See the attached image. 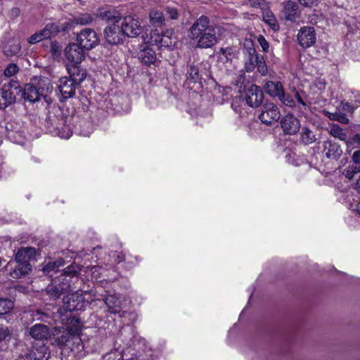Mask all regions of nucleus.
Instances as JSON below:
<instances>
[{
    "instance_id": "obj_40",
    "label": "nucleus",
    "mask_w": 360,
    "mask_h": 360,
    "mask_svg": "<svg viewBox=\"0 0 360 360\" xmlns=\"http://www.w3.org/2000/svg\"><path fill=\"white\" fill-rule=\"evenodd\" d=\"M359 172V166L349 165L347 167L343 169L342 174L345 178L348 179L349 180H352L354 178V175Z\"/></svg>"
},
{
    "instance_id": "obj_56",
    "label": "nucleus",
    "mask_w": 360,
    "mask_h": 360,
    "mask_svg": "<svg viewBox=\"0 0 360 360\" xmlns=\"http://www.w3.org/2000/svg\"><path fill=\"white\" fill-rule=\"evenodd\" d=\"M89 20H90V17L89 16H86L84 20L77 19V22L81 23V24H86V23L89 22Z\"/></svg>"
},
{
    "instance_id": "obj_15",
    "label": "nucleus",
    "mask_w": 360,
    "mask_h": 360,
    "mask_svg": "<svg viewBox=\"0 0 360 360\" xmlns=\"http://www.w3.org/2000/svg\"><path fill=\"white\" fill-rule=\"evenodd\" d=\"M299 44L302 48H309L316 42V33L313 27H302L297 34Z\"/></svg>"
},
{
    "instance_id": "obj_31",
    "label": "nucleus",
    "mask_w": 360,
    "mask_h": 360,
    "mask_svg": "<svg viewBox=\"0 0 360 360\" xmlns=\"http://www.w3.org/2000/svg\"><path fill=\"white\" fill-rule=\"evenodd\" d=\"M329 134L335 139L344 141L347 145L349 139H347V134L344 129L337 124H332Z\"/></svg>"
},
{
    "instance_id": "obj_25",
    "label": "nucleus",
    "mask_w": 360,
    "mask_h": 360,
    "mask_svg": "<svg viewBox=\"0 0 360 360\" xmlns=\"http://www.w3.org/2000/svg\"><path fill=\"white\" fill-rule=\"evenodd\" d=\"M30 335L35 340H44L49 338L50 335V330L46 325L37 323L30 328Z\"/></svg>"
},
{
    "instance_id": "obj_5",
    "label": "nucleus",
    "mask_w": 360,
    "mask_h": 360,
    "mask_svg": "<svg viewBox=\"0 0 360 360\" xmlns=\"http://www.w3.org/2000/svg\"><path fill=\"white\" fill-rule=\"evenodd\" d=\"M21 91L20 84L17 81H11L8 84H4L1 88V97L4 103L3 104L0 103V108L14 103L16 95L20 94Z\"/></svg>"
},
{
    "instance_id": "obj_37",
    "label": "nucleus",
    "mask_w": 360,
    "mask_h": 360,
    "mask_svg": "<svg viewBox=\"0 0 360 360\" xmlns=\"http://www.w3.org/2000/svg\"><path fill=\"white\" fill-rule=\"evenodd\" d=\"M325 115H326L330 120L338 121L342 124H347L349 122V120L347 115L341 112L332 113L328 111H324Z\"/></svg>"
},
{
    "instance_id": "obj_23",
    "label": "nucleus",
    "mask_w": 360,
    "mask_h": 360,
    "mask_svg": "<svg viewBox=\"0 0 360 360\" xmlns=\"http://www.w3.org/2000/svg\"><path fill=\"white\" fill-rule=\"evenodd\" d=\"M32 82L36 85L37 90L42 97L46 99L48 94L51 93L53 89L49 79L41 76L36 77L32 80Z\"/></svg>"
},
{
    "instance_id": "obj_43",
    "label": "nucleus",
    "mask_w": 360,
    "mask_h": 360,
    "mask_svg": "<svg viewBox=\"0 0 360 360\" xmlns=\"http://www.w3.org/2000/svg\"><path fill=\"white\" fill-rule=\"evenodd\" d=\"M257 71L261 73L262 75H265L267 74L268 69L267 66L266 65V63L264 60L263 56H260L258 60V62L257 63Z\"/></svg>"
},
{
    "instance_id": "obj_59",
    "label": "nucleus",
    "mask_w": 360,
    "mask_h": 360,
    "mask_svg": "<svg viewBox=\"0 0 360 360\" xmlns=\"http://www.w3.org/2000/svg\"><path fill=\"white\" fill-rule=\"evenodd\" d=\"M252 1H253V4H252L253 6H261L264 1V0H252Z\"/></svg>"
},
{
    "instance_id": "obj_47",
    "label": "nucleus",
    "mask_w": 360,
    "mask_h": 360,
    "mask_svg": "<svg viewBox=\"0 0 360 360\" xmlns=\"http://www.w3.org/2000/svg\"><path fill=\"white\" fill-rule=\"evenodd\" d=\"M60 265H61L60 263L58 264V262H51V263H48L43 268V271H45V272H47V273H50L52 271H56V268L59 267Z\"/></svg>"
},
{
    "instance_id": "obj_28",
    "label": "nucleus",
    "mask_w": 360,
    "mask_h": 360,
    "mask_svg": "<svg viewBox=\"0 0 360 360\" xmlns=\"http://www.w3.org/2000/svg\"><path fill=\"white\" fill-rule=\"evenodd\" d=\"M315 133L307 127H303L300 134V141L302 144L307 146L316 141Z\"/></svg>"
},
{
    "instance_id": "obj_22",
    "label": "nucleus",
    "mask_w": 360,
    "mask_h": 360,
    "mask_svg": "<svg viewBox=\"0 0 360 360\" xmlns=\"http://www.w3.org/2000/svg\"><path fill=\"white\" fill-rule=\"evenodd\" d=\"M72 358L80 359L86 355L84 344L79 336L72 338L70 345L69 352H66Z\"/></svg>"
},
{
    "instance_id": "obj_3",
    "label": "nucleus",
    "mask_w": 360,
    "mask_h": 360,
    "mask_svg": "<svg viewBox=\"0 0 360 360\" xmlns=\"http://www.w3.org/2000/svg\"><path fill=\"white\" fill-rule=\"evenodd\" d=\"M67 330L68 331L63 333L60 337L58 338V345L62 347V354H66V352H69L70 345L72 343V338L77 337L75 333H77L81 326L80 321L71 315L67 314Z\"/></svg>"
},
{
    "instance_id": "obj_41",
    "label": "nucleus",
    "mask_w": 360,
    "mask_h": 360,
    "mask_svg": "<svg viewBox=\"0 0 360 360\" xmlns=\"http://www.w3.org/2000/svg\"><path fill=\"white\" fill-rule=\"evenodd\" d=\"M188 79L195 82L199 78L198 68L194 65H190L187 71Z\"/></svg>"
},
{
    "instance_id": "obj_63",
    "label": "nucleus",
    "mask_w": 360,
    "mask_h": 360,
    "mask_svg": "<svg viewBox=\"0 0 360 360\" xmlns=\"http://www.w3.org/2000/svg\"><path fill=\"white\" fill-rule=\"evenodd\" d=\"M79 1H80L81 0H78Z\"/></svg>"
},
{
    "instance_id": "obj_48",
    "label": "nucleus",
    "mask_w": 360,
    "mask_h": 360,
    "mask_svg": "<svg viewBox=\"0 0 360 360\" xmlns=\"http://www.w3.org/2000/svg\"><path fill=\"white\" fill-rule=\"evenodd\" d=\"M10 334L8 328L6 326L0 324V342L4 341Z\"/></svg>"
},
{
    "instance_id": "obj_4",
    "label": "nucleus",
    "mask_w": 360,
    "mask_h": 360,
    "mask_svg": "<svg viewBox=\"0 0 360 360\" xmlns=\"http://www.w3.org/2000/svg\"><path fill=\"white\" fill-rule=\"evenodd\" d=\"M258 117L263 124L269 126L280 119L281 112L276 105L267 102L261 107Z\"/></svg>"
},
{
    "instance_id": "obj_45",
    "label": "nucleus",
    "mask_w": 360,
    "mask_h": 360,
    "mask_svg": "<svg viewBox=\"0 0 360 360\" xmlns=\"http://www.w3.org/2000/svg\"><path fill=\"white\" fill-rule=\"evenodd\" d=\"M18 71V68L15 64L11 63L4 70V75L6 77H12Z\"/></svg>"
},
{
    "instance_id": "obj_32",
    "label": "nucleus",
    "mask_w": 360,
    "mask_h": 360,
    "mask_svg": "<svg viewBox=\"0 0 360 360\" xmlns=\"http://www.w3.org/2000/svg\"><path fill=\"white\" fill-rule=\"evenodd\" d=\"M292 94L293 98L296 99L297 102L300 104L304 110L309 108L311 105V101L309 100V98L305 92L295 89L292 91Z\"/></svg>"
},
{
    "instance_id": "obj_1",
    "label": "nucleus",
    "mask_w": 360,
    "mask_h": 360,
    "mask_svg": "<svg viewBox=\"0 0 360 360\" xmlns=\"http://www.w3.org/2000/svg\"><path fill=\"white\" fill-rule=\"evenodd\" d=\"M188 37L196 41L195 47L209 49L217 42L214 28L210 25V20L205 15L197 19L189 29Z\"/></svg>"
},
{
    "instance_id": "obj_62",
    "label": "nucleus",
    "mask_w": 360,
    "mask_h": 360,
    "mask_svg": "<svg viewBox=\"0 0 360 360\" xmlns=\"http://www.w3.org/2000/svg\"><path fill=\"white\" fill-rule=\"evenodd\" d=\"M356 210H357L359 214H360V201L358 202V204L356 205Z\"/></svg>"
},
{
    "instance_id": "obj_10",
    "label": "nucleus",
    "mask_w": 360,
    "mask_h": 360,
    "mask_svg": "<svg viewBox=\"0 0 360 360\" xmlns=\"http://www.w3.org/2000/svg\"><path fill=\"white\" fill-rule=\"evenodd\" d=\"M281 127L285 134L295 135L300 129V120L291 113L287 114L281 119Z\"/></svg>"
},
{
    "instance_id": "obj_52",
    "label": "nucleus",
    "mask_w": 360,
    "mask_h": 360,
    "mask_svg": "<svg viewBox=\"0 0 360 360\" xmlns=\"http://www.w3.org/2000/svg\"><path fill=\"white\" fill-rule=\"evenodd\" d=\"M352 161L355 165H360V150H355L352 155Z\"/></svg>"
},
{
    "instance_id": "obj_51",
    "label": "nucleus",
    "mask_w": 360,
    "mask_h": 360,
    "mask_svg": "<svg viewBox=\"0 0 360 360\" xmlns=\"http://www.w3.org/2000/svg\"><path fill=\"white\" fill-rule=\"evenodd\" d=\"M321 0H298L299 3L306 7H311L317 5Z\"/></svg>"
},
{
    "instance_id": "obj_61",
    "label": "nucleus",
    "mask_w": 360,
    "mask_h": 360,
    "mask_svg": "<svg viewBox=\"0 0 360 360\" xmlns=\"http://www.w3.org/2000/svg\"><path fill=\"white\" fill-rule=\"evenodd\" d=\"M100 249H101V247H97V248H93V250H91V255L95 254L96 252L98 251Z\"/></svg>"
},
{
    "instance_id": "obj_12",
    "label": "nucleus",
    "mask_w": 360,
    "mask_h": 360,
    "mask_svg": "<svg viewBox=\"0 0 360 360\" xmlns=\"http://www.w3.org/2000/svg\"><path fill=\"white\" fill-rule=\"evenodd\" d=\"M84 49L78 44L68 45L65 49V56L68 63H80L84 59Z\"/></svg>"
},
{
    "instance_id": "obj_38",
    "label": "nucleus",
    "mask_w": 360,
    "mask_h": 360,
    "mask_svg": "<svg viewBox=\"0 0 360 360\" xmlns=\"http://www.w3.org/2000/svg\"><path fill=\"white\" fill-rule=\"evenodd\" d=\"M14 307L12 300L6 298H0V315L8 314Z\"/></svg>"
},
{
    "instance_id": "obj_8",
    "label": "nucleus",
    "mask_w": 360,
    "mask_h": 360,
    "mask_svg": "<svg viewBox=\"0 0 360 360\" xmlns=\"http://www.w3.org/2000/svg\"><path fill=\"white\" fill-rule=\"evenodd\" d=\"M63 299V309L65 312L71 313L73 311L80 310L83 307V297L78 292H69Z\"/></svg>"
},
{
    "instance_id": "obj_27",
    "label": "nucleus",
    "mask_w": 360,
    "mask_h": 360,
    "mask_svg": "<svg viewBox=\"0 0 360 360\" xmlns=\"http://www.w3.org/2000/svg\"><path fill=\"white\" fill-rule=\"evenodd\" d=\"M36 250L34 248L27 247L19 249L15 254V262L29 264V260L34 257Z\"/></svg>"
},
{
    "instance_id": "obj_7",
    "label": "nucleus",
    "mask_w": 360,
    "mask_h": 360,
    "mask_svg": "<svg viewBox=\"0 0 360 360\" xmlns=\"http://www.w3.org/2000/svg\"><path fill=\"white\" fill-rule=\"evenodd\" d=\"M78 82H75L68 77H61L58 80V89L60 91V100L65 101L73 97L75 94L76 84Z\"/></svg>"
},
{
    "instance_id": "obj_14",
    "label": "nucleus",
    "mask_w": 360,
    "mask_h": 360,
    "mask_svg": "<svg viewBox=\"0 0 360 360\" xmlns=\"http://www.w3.org/2000/svg\"><path fill=\"white\" fill-rule=\"evenodd\" d=\"M58 26L54 23H49L45 27L32 35H31L27 41L30 44H37L44 39H49L51 37L53 34H56L58 32Z\"/></svg>"
},
{
    "instance_id": "obj_9",
    "label": "nucleus",
    "mask_w": 360,
    "mask_h": 360,
    "mask_svg": "<svg viewBox=\"0 0 360 360\" xmlns=\"http://www.w3.org/2000/svg\"><path fill=\"white\" fill-rule=\"evenodd\" d=\"M58 281L59 283L58 284H56V281H54V283L49 285L45 290L50 300H56L61 294L66 293L70 290V285L69 281L66 280L65 278L59 279Z\"/></svg>"
},
{
    "instance_id": "obj_55",
    "label": "nucleus",
    "mask_w": 360,
    "mask_h": 360,
    "mask_svg": "<svg viewBox=\"0 0 360 360\" xmlns=\"http://www.w3.org/2000/svg\"><path fill=\"white\" fill-rule=\"evenodd\" d=\"M93 37L94 39L91 40V49H93L94 46L98 45L100 41L98 36L95 32H94Z\"/></svg>"
},
{
    "instance_id": "obj_49",
    "label": "nucleus",
    "mask_w": 360,
    "mask_h": 360,
    "mask_svg": "<svg viewBox=\"0 0 360 360\" xmlns=\"http://www.w3.org/2000/svg\"><path fill=\"white\" fill-rule=\"evenodd\" d=\"M257 41H258L259 45L261 46L262 51L264 52H268L269 51V43L265 39L264 37L262 35H259L257 38Z\"/></svg>"
},
{
    "instance_id": "obj_26",
    "label": "nucleus",
    "mask_w": 360,
    "mask_h": 360,
    "mask_svg": "<svg viewBox=\"0 0 360 360\" xmlns=\"http://www.w3.org/2000/svg\"><path fill=\"white\" fill-rule=\"evenodd\" d=\"M22 96L25 100L32 103L38 101L42 96L32 82L25 85Z\"/></svg>"
},
{
    "instance_id": "obj_42",
    "label": "nucleus",
    "mask_w": 360,
    "mask_h": 360,
    "mask_svg": "<svg viewBox=\"0 0 360 360\" xmlns=\"http://www.w3.org/2000/svg\"><path fill=\"white\" fill-rule=\"evenodd\" d=\"M21 50V46L20 43L18 41H14L13 44L8 45L6 47V52L7 55L15 56L20 53Z\"/></svg>"
},
{
    "instance_id": "obj_21",
    "label": "nucleus",
    "mask_w": 360,
    "mask_h": 360,
    "mask_svg": "<svg viewBox=\"0 0 360 360\" xmlns=\"http://www.w3.org/2000/svg\"><path fill=\"white\" fill-rule=\"evenodd\" d=\"M238 49L236 46H227L220 48L217 53V58L220 63L224 64L231 63L237 58Z\"/></svg>"
},
{
    "instance_id": "obj_30",
    "label": "nucleus",
    "mask_w": 360,
    "mask_h": 360,
    "mask_svg": "<svg viewBox=\"0 0 360 360\" xmlns=\"http://www.w3.org/2000/svg\"><path fill=\"white\" fill-rule=\"evenodd\" d=\"M138 57L143 63L147 65H150L153 63L156 60L155 51L150 48L141 50L139 53Z\"/></svg>"
},
{
    "instance_id": "obj_35",
    "label": "nucleus",
    "mask_w": 360,
    "mask_h": 360,
    "mask_svg": "<svg viewBox=\"0 0 360 360\" xmlns=\"http://www.w3.org/2000/svg\"><path fill=\"white\" fill-rule=\"evenodd\" d=\"M90 35V29L86 28L82 30L77 37L78 44L88 50L90 49V39L89 37Z\"/></svg>"
},
{
    "instance_id": "obj_13",
    "label": "nucleus",
    "mask_w": 360,
    "mask_h": 360,
    "mask_svg": "<svg viewBox=\"0 0 360 360\" xmlns=\"http://www.w3.org/2000/svg\"><path fill=\"white\" fill-rule=\"evenodd\" d=\"M104 37L106 41L112 45H117L122 42L123 34L120 24H112L104 30Z\"/></svg>"
},
{
    "instance_id": "obj_29",
    "label": "nucleus",
    "mask_w": 360,
    "mask_h": 360,
    "mask_svg": "<svg viewBox=\"0 0 360 360\" xmlns=\"http://www.w3.org/2000/svg\"><path fill=\"white\" fill-rule=\"evenodd\" d=\"M265 92L272 97H278L283 89L280 82L268 81L264 86Z\"/></svg>"
},
{
    "instance_id": "obj_11",
    "label": "nucleus",
    "mask_w": 360,
    "mask_h": 360,
    "mask_svg": "<svg viewBox=\"0 0 360 360\" xmlns=\"http://www.w3.org/2000/svg\"><path fill=\"white\" fill-rule=\"evenodd\" d=\"M263 99L264 94L262 89L255 84H252L245 91V101L250 107H259Z\"/></svg>"
},
{
    "instance_id": "obj_34",
    "label": "nucleus",
    "mask_w": 360,
    "mask_h": 360,
    "mask_svg": "<svg viewBox=\"0 0 360 360\" xmlns=\"http://www.w3.org/2000/svg\"><path fill=\"white\" fill-rule=\"evenodd\" d=\"M259 55L256 53V51L254 49H251L249 51V58L247 62H245V70L248 72H252L254 71L255 68L257 67V63L259 58Z\"/></svg>"
},
{
    "instance_id": "obj_16",
    "label": "nucleus",
    "mask_w": 360,
    "mask_h": 360,
    "mask_svg": "<svg viewBox=\"0 0 360 360\" xmlns=\"http://www.w3.org/2000/svg\"><path fill=\"white\" fill-rule=\"evenodd\" d=\"M94 15L96 18L108 22V25L117 24L122 19L120 13L118 11L109 8H99Z\"/></svg>"
},
{
    "instance_id": "obj_57",
    "label": "nucleus",
    "mask_w": 360,
    "mask_h": 360,
    "mask_svg": "<svg viewBox=\"0 0 360 360\" xmlns=\"http://www.w3.org/2000/svg\"><path fill=\"white\" fill-rule=\"evenodd\" d=\"M11 15H13V16H15V17H16V16H18V15H19V14H20V11H19V9H18V8H13L11 10Z\"/></svg>"
},
{
    "instance_id": "obj_39",
    "label": "nucleus",
    "mask_w": 360,
    "mask_h": 360,
    "mask_svg": "<svg viewBox=\"0 0 360 360\" xmlns=\"http://www.w3.org/2000/svg\"><path fill=\"white\" fill-rule=\"evenodd\" d=\"M278 98L282 103L288 107L294 108L296 105L295 101L293 99V95L291 96L290 94H285L283 91V89L282 90Z\"/></svg>"
},
{
    "instance_id": "obj_54",
    "label": "nucleus",
    "mask_w": 360,
    "mask_h": 360,
    "mask_svg": "<svg viewBox=\"0 0 360 360\" xmlns=\"http://www.w3.org/2000/svg\"><path fill=\"white\" fill-rule=\"evenodd\" d=\"M267 22L272 27V29L276 30L278 29V24L276 22V20L274 18L269 19Z\"/></svg>"
},
{
    "instance_id": "obj_2",
    "label": "nucleus",
    "mask_w": 360,
    "mask_h": 360,
    "mask_svg": "<svg viewBox=\"0 0 360 360\" xmlns=\"http://www.w3.org/2000/svg\"><path fill=\"white\" fill-rule=\"evenodd\" d=\"M66 122L67 117L58 106L53 105L51 108L46 119L47 124L52 127L58 136L67 139L71 136L72 134L66 126Z\"/></svg>"
},
{
    "instance_id": "obj_17",
    "label": "nucleus",
    "mask_w": 360,
    "mask_h": 360,
    "mask_svg": "<svg viewBox=\"0 0 360 360\" xmlns=\"http://www.w3.org/2000/svg\"><path fill=\"white\" fill-rule=\"evenodd\" d=\"M7 269L9 270V275L12 278L18 279L25 276L32 270L30 264L9 262L7 265Z\"/></svg>"
},
{
    "instance_id": "obj_6",
    "label": "nucleus",
    "mask_w": 360,
    "mask_h": 360,
    "mask_svg": "<svg viewBox=\"0 0 360 360\" xmlns=\"http://www.w3.org/2000/svg\"><path fill=\"white\" fill-rule=\"evenodd\" d=\"M124 36L135 37L142 32V27L138 20L131 16H126L123 18L120 25Z\"/></svg>"
},
{
    "instance_id": "obj_18",
    "label": "nucleus",
    "mask_w": 360,
    "mask_h": 360,
    "mask_svg": "<svg viewBox=\"0 0 360 360\" xmlns=\"http://www.w3.org/2000/svg\"><path fill=\"white\" fill-rule=\"evenodd\" d=\"M47 348L44 345L33 347L32 349L20 354L16 360H48Z\"/></svg>"
},
{
    "instance_id": "obj_50",
    "label": "nucleus",
    "mask_w": 360,
    "mask_h": 360,
    "mask_svg": "<svg viewBox=\"0 0 360 360\" xmlns=\"http://www.w3.org/2000/svg\"><path fill=\"white\" fill-rule=\"evenodd\" d=\"M354 143H357L360 146V133L355 134L349 139L347 143V148L351 147Z\"/></svg>"
},
{
    "instance_id": "obj_19",
    "label": "nucleus",
    "mask_w": 360,
    "mask_h": 360,
    "mask_svg": "<svg viewBox=\"0 0 360 360\" xmlns=\"http://www.w3.org/2000/svg\"><path fill=\"white\" fill-rule=\"evenodd\" d=\"M98 303L106 305L108 311L112 314L120 313L121 311L120 301L114 295L105 296L102 300H91V305H97Z\"/></svg>"
},
{
    "instance_id": "obj_60",
    "label": "nucleus",
    "mask_w": 360,
    "mask_h": 360,
    "mask_svg": "<svg viewBox=\"0 0 360 360\" xmlns=\"http://www.w3.org/2000/svg\"><path fill=\"white\" fill-rule=\"evenodd\" d=\"M124 260V255L122 253L119 254L116 259V262L117 263H120L121 262H123Z\"/></svg>"
},
{
    "instance_id": "obj_36",
    "label": "nucleus",
    "mask_w": 360,
    "mask_h": 360,
    "mask_svg": "<svg viewBox=\"0 0 360 360\" xmlns=\"http://www.w3.org/2000/svg\"><path fill=\"white\" fill-rule=\"evenodd\" d=\"M284 9L285 18L290 21L295 20L297 9V4L295 2L288 1L285 5Z\"/></svg>"
},
{
    "instance_id": "obj_33",
    "label": "nucleus",
    "mask_w": 360,
    "mask_h": 360,
    "mask_svg": "<svg viewBox=\"0 0 360 360\" xmlns=\"http://www.w3.org/2000/svg\"><path fill=\"white\" fill-rule=\"evenodd\" d=\"M150 22L156 27H161L165 25L164 13L158 10H153L149 14Z\"/></svg>"
},
{
    "instance_id": "obj_24",
    "label": "nucleus",
    "mask_w": 360,
    "mask_h": 360,
    "mask_svg": "<svg viewBox=\"0 0 360 360\" xmlns=\"http://www.w3.org/2000/svg\"><path fill=\"white\" fill-rule=\"evenodd\" d=\"M79 63H68L67 65V70L70 75V78L78 83L82 82L86 76V71L81 68Z\"/></svg>"
},
{
    "instance_id": "obj_53",
    "label": "nucleus",
    "mask_w": 360,
    "mask_h": 360,
    "mask_svg": "<svg viewBox=\"0 0 360 360\" xmlns=\"http://www.w3.org/2000/svg\"><path fill=\"white\" fill-rule=\"evenodd\" d=\"M75 274H76V271L73 270V267H72L71 266H69L63 270V271L60 274V276H71V275H75Z\"/></svg>"
},
{
    "instance_id": "obj_46",
    "label": "nucleus",
    "mask_w": 360,
    "mask_h": 360,
    "mask_svg": "<svg viewBox=\"0 0 360 360\" xmlns=\"http://www.w3.org/2000/svg\"><path fill=\"white\" fill-rule=\"evenodd\" d=\"M96 257L97 258L96 262L98 264H101L103 263V262H102V260H103V254H102V252H100L99 256L96 255ZM97 269H101L102 266H100V265H96V266H92L91 265V276L95 277L96 279H97V276H94V274L96 273V271H97Z\"/></svg>"
},
{
    "instance_id": "obj_20",
    "label": "nucleus",
    "mask_w": 360,
    "mask_h": 360,
    "mask_svg": "<svg viewBox=\"0 0 360 360\" xmlns=\"http://www.w3.org/2000/svg\"><path fill=\"white\" fill-rule=\"evenodd\" d=\"M323 147L325 155L328 159L338 160L342 155L341 146L330 140L324 141Z\"/></svg>"
},
{
    "instance_id": "obj_58",
    "label": "nucleus",
    "mask_w": 360,
    "mask_h": 360,
    "mask_svg": "<svg viewBox=\"0 0 360 360\" xmlns=\"http://www.w3.org/2000/svg\"><path fill=\"white\" fill-rule=\"evenodd\" d=\"M354 189L359 193H360V175H359V177L358 179V180L356 181V184H355V186H354Z\"/></svg>"
},
{
    "instance_id": "obj_44",
    "label": "nucleus",
    "mask_w": 360,
    "mask_h": 360,
    "mask_svg": "<svg viewBox=\"0 0 360 360\" xmlns=\"http://www.w3.org/2000/svg\"><path fill=\"white\" fill-rule=\"evenodd\" d=\"M166 15L172 20H176L179 18V13L176 8L167 6L164 8Z\"/></svg>"
}]
</instances>
